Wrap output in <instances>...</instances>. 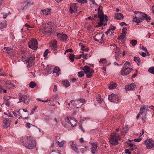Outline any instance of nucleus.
<instances>
[{"label": "nucleus", "mask_w": 154, "mask_h": 154, "mask_svg": "<svg viewBox=\"0 0 154 154\" xmlns=\"http://www.w3.org/2000/svg\"><path fill=\"white\" fill-rule=\"evenodd\" d=\"M134 60L137 63L138 66L140 65V59L139 57H135Z\"/></svg>", "instance_id": "nucleus-35"}, {"label": "nucleus", "mask_w": 154, "mask_h": 154, "mask_svg": "<svg viewBox=\"0 0 154 154\" xmlns=\"http://www.w3.org/2000/svg\"><path fill=\"white\" fill-rule=\"evenodd\" d=\"M120 54V53L119 52V51L115 52V59L116 60H118V59L119 58Z\"/></svg>", "instance_id": "nucleus-39"}, {"label": "nucleus", "mask_w": 154, "mask_h": 154, "mask_svg": "<svg viewBox=\"0 0 154 154\" xmlns=\"http://www.w3.org/2000/svg\"><path fill=\"white\" fill-rule=\"evenodd\" d=\"M48 53V49L46 50L44 53V57H46L47 56Z\"/></svg>", "instance_id": "nucleus-54"}, {"label": "nucleus", "mask_w": 154, "mask_h": 154, "mask_svg": "<svg viewBox=\"0 0 154 154\" xmlns=\"http://www.w3.org/2000/svg\"><path fill=\"white\" fill-rule=\"evenodd\" d=\"M54 88L53 89V91L54 92H55L57 90V86L55 85H54Z\"/></svg>", "instance_id": "nucleus-63"}, {"label": "nucleus", "mask_w": 154, "mask_h": 154, "mask_svg": "<svg viewBox=\"0 0 154 154\" xmlns=\"http://www.w3.org/2000/svg\"><path fill=\"white\" fill-rule=\"evenodd\" d=\"M11 97L9 96H4V99L5 101V103L6 106L9 107L10 105V99Z\"/></svg>", "instance_id": "nucleus-21"}, {"label": "nucleus", "mask_w": 154, "mask_h": 154, "mask_svg": "<svg viewBox=\"0 0 154 154\" xmlns=\"http://www.w3.org/2000/svg\"><path fill=\"white\" fill-rule=\"evenodd\" d=\"M35 59V57L33 55L29 57H27L25 55H24L22 57V60L25 63H27V66L30 67L34 64Z\"/></svg>", "instance_id": "nucleus-2"}, {"label": "nucleus", "mask_w": 154, "mask_h": 154, "mask_svg": "<svg viewBox=\"0 0 154 154\" xmlns=\"http://www.w3.org/2000/svg\"><path fill=\"white\" fill-rule=\"evenodd\" d=\"M37 108V106H35V107H34V108H33V109L31 110L30 114V115L34 113L36 109Z\"/></svg>", "instance_id": "nucleus-57"}, {"label": "nucleus", "mask_w": 154, "mask_h": 154, "mask_svg": "<svg viewBox=\"0 0 154 154\" xmlns=\"http://www.w3.org/2000/svg\"><path fill=\"white\" fill-rule=\"evenodd\" d=\"M98 17L104 16L102 10H97Z\"/></svg>", "instance_id": "nucleus-46"}, {"label": "nucleus", "mask_w": 154, "mask_h": 154, "mask_svg": "<svg viewBox=\"0 0 154 154\" xmlns=\"http://www.w3.org/2000/svg\"><path fill=\"white\" fill-rule=\"evenodd\" d=\"M144 19L146 20L147 21L149 22L151 19V18L149 16L148 17L147 16V15H146V17H145V18H144Z\"/></svg>", "instance_id": "nucleus-60"}, {"label": "nucleus", "mask_w": 154, "mask_h": 154, "mask_svg": "<svg viewBox=\"0 0 154 154\" xmlns=\"http://www.w3.org/2000/svg\"><path fill=\"white\" fill-rule=\"evenodd\" d=\"M134 14L136 15V16L133 18L134 22L138 23L142 21L143 20L146 16V14L142 12L136 11Z\"/></svg>", "instance_id": "nucleus-3"}, {"label": "nucleus", "mask_w": 154, "mask_h": 154, "mask_svg": "<svg viewBox=\"0 0 154 154\" xmlns=\"http://www.w3.org/2000/svg\"><path fill=\"white\" fill-rule=\"evenodd\" d=\"M151 106H149L148 105H144L141 107L140 109V114L144 115L145 116L146 115L147 112L148 111V110L149 108H150ZM152 107V109L154 110V106H151Z\"/></svg>", "instance_id": "nucleus-9"}, {"label": "nucleus", "mask_w": 154, "mask_h": 154, "mask_svg": "<svg viewBox=\"0 0 154 154\" xmlns=\"http://www.w3.org/2000/svg\"><path fill=\"white\" fill-rule=\"evenodd\" d=\"M26 125L27 126V127H28L29 128H30L31 127V125H32V126H34V127H35L36 128H37V127L34 125H31V124L30 123H26Z\"/></svg>", "instance_id": "nucleus-56"}, {"label": "nucleus", "mask_w": 154, "mask_h": 154, "mask_svg": "<svg viewBox=\"0 0 154 154\" xmlns=\"http://www.w3.org/2000/svg\"><path fill=\"white\" fill-rule=\"evenodd\" d=\"M147 149H150L154 147V141L150 139H148L144 141Z\"/></svg>", "instance_id": "nucleus-11"}, {"label": "nucleus", "mask_w": 154, "mask_h": 154, "mask_svg": "<svg viewBox=\"0 0 154 154\" xmlns=\"http://www.w3.org/2000/svg\"><path fill=\"white\" fill-rule=\"evenodd\" d=\"M31 100V97L27 95H23L19 99L20 102H23L26 104H28Z\"/></svg>", "instance_id": "nucleus-13"}, {"label": "nucleus", "mask_w": 154, "mask_h": 154, "mask_svg": "<svg viewBox=\"0 0 154 154\" xmlns=\"http://www.w3.org/2000/svg\"><path fill=\"white\" fill-rule=\"evenodd\" d=\"M57 45L55 42H54V47H53V48H52V49H54L55 50H57Z\"/></svg>", "instance_id": "nucleus-61"}, {"label": "nucleus", "mask_w": 154, "mask_h": 154, "mask_svg": "<svg viewBox=\"0 0 154 154\" xmlns=\"http://www.w3.org/2000/svg\"><path fill=\"white\" fill-rule=\"evenodd\" d=\"M72 51H73L71 49H67L66 51L65 52L64 54H66L67 52H70V53L72 52Z\"/></svg>", "instance_id": "nucleus-58"}, {"label": "nucleus", "mask_w": 154, "mask_h": 154, "mask_svg": "<svg viewBox=\"0 0 154 154\" xmlns=\"http://www.w3.org/2000/svg\"><path fill=\"white\" fill-rule=\"evenodd\" d=\"M71 146L72 149L75 152H79L78 149L77 148L76 145L73 143L71 144Z\"/></svg>", "instance_id": "nucleus-30"}, {"label": "nucleus", "mask_w": 154, "mask_h": 154, "mask_svg": "<svg viewBox=\"0 0 154 154\" xmlns=\"http://www.w3.org/2000/svg\"><path fill=\"white\" fill-rule=\"evenodd\" d=\"M104 16L99 17V18H100V21L98 23V26L99 27H101L103 26H104L106 25L105 24H103V20L104 19Z\"/></svg>", "instance_id": "nucleus-26"}, {"label": "nucleus", "mask_w": 154, "mask_h": 154, "mask_svg": "<svg viewBox=\"0 0 154 154\" xmlns=\"http://www.w3.org/2000/svg\"><path fill=\"white\" fill-rule=\"evenodd\" d=\"M76 1L82 4L87 3V0H76Z\"/></svg>", "instance_id": "nucleus-51"}, {"label": "nucleus", "mask_w": 154, "mask_h": 154, "mask_svg": "<svg viewBox=\"0 0 154 154\" xmlns=\"http://www.w3.org/2000/svg\"><path fill=\"white\" fill-rule=\"evenodd\" d=\"M62 82L63 85L66 87H67L70 85L69 83L67 80H64Z\"/></svg>", "instance_id": "nucleus-38"}, {"label": "nucleus", "mask_w": 154, "mask_h": 154, "mask_svg": "<svg viewBox=\"0 0 154 154\" xmlns=\"http://www.w3.org/2000/svg\"><path fill=\"white\" fill-rule=\"evenodd\" d=\"M7 24V22L6 21H0V29H2L5 27Z\"/></svg>", "instance_id": "nucleus-25"}, {"label": "nucleus", "mask_w": 154, "mask_h": 154, "mask_svg": "<svg viewBox=\"0 0 154 154\" xmlns=\"http://www.w3.org/2000/svg\"><path fill=\"white\" fill-rule=\"evenodd\" d=\"M148 71L150 73L154 74V67H151L149 68Z\"/></svg>", "instance_id": "nucleus-44"}, {"label": "nucleus", "mask_w": 154, "mask_h": 154, "mask_svg": "<svg viewBox=\"0 0 154 154\" xmlns=\"http://www.w3.org/2000/svg\"><path fill=\"white\" fill-rule=\"evenodd\" d=\"M130 65V63L128 61H126L124 64V67H128V66H129Z\"/></svg>", "instance_id": "nucleus-55"}, {"label": "nucleus", "mask_w": 154, "mask_h": 154, "mask_svg": "<svg viewBox=\"0 0 154 154\" xmlns=\"http://www.w3.org/2000/svg\"><path fill=\"white\" fill-rule=\"evenodd\" d=\"M3 122L5 124L3 125L5 127L7 128L10 126L11 121L9 119L5 118L3 120Z\"/></svg>", "instance_id": "nucleus-23"}, {"label": "nucleus", "mask_w": 154, "mask_h": 154, "mask_svg": "<svg viewBox=\"0 0 154 154\" xmlns=\"http://www.w3.org/2000/svg\"><path fill=\"white\" fill-rule=\"evenodd\" d=\"M29 47L33 50L38 48V41L36 39L32 38L28 42Z\"/></svg>", "instance_id": "nucleus-7"}, {"label": "nucleus", "mask_w": 154, "mask_h": 154, "mask_svg": "<svg viewBox=\"0 0 154 154\" xmlns=\"http://www.w3.org/2000/svg\"><path fill=\"white\" fill-rule=\"evenodd\" d=\"M128 129V125L126 126L125 128H123L121 131V134H126Z\"/></svg>", "instance_id": "nucleus-31"}, {"label": "nucleus", "mask_w": 154, "mask_h": 154, "mask_svg": "<svg viewBox=\"0 0 154 154\" xmlns=\"http://www.w3.org/2000/svg\"><path fill=\"white\" fill-rule=\"evenodd\" d=\"M54 101V100H48L47 101H48V104L49 105H50V106L51 105V102H52Z\"/></svg>", "instance_id": "nucleus-64"}, {"label": "nucleus", "mask_w": 154, "mask_h": 154, "mask_svg": "<svg viewBox=\"0 0 154 154\" xmlns=\"http://www.w3.org/2000/svg\"><path fill=\"white\" fill-rule=\"evenodd\" d=\"M33 4V2L30 0H26L21 2L20 5V6L21 10L23 11L27 9L29 6Z\"/></svg>", "instance_id": "nucleus-6"}, {"label": "nucleus", "mask_w": 154, "mask_h": 154, "mask_svg": "<svg viewBox=\"0 0 154 154\" xmlns=\"http://www.w3.org/2000/svg\"><path fill=\"white\" fill-rule=\"evenodd\" d=\"M49 154H61L58 151H56L54 150L52 151Z\"/></svg>", "instance_id": "nucleus-52"}, {"label": "nucleus", "mask_w": 154, "mask_h": 154, "mask_svg": "<svg viewBox=\"0 0 154 154\" xmlns=\"http://www.w3.org/2000/svg\"><path fill=\"white\" fill-rule=\"evenodd\" d=\"M39 30L44 34L50 35L52 33V29L51 26H45L43 29H40Z\"/></svg>", "instance_id": "nucleus-10"}, {"label": "nucleus", "mask_w": 154, "mask_h": 154, "mask_svg": "<svg viewBox=\"0 0 154 154\" xmlns=\"http://www.w3.org/2000/svg\"><path fill=\"white\" fill-rule=\"evenodd\" d=\"M78 100L79 101L80 104H81L82 105L85 103V100L84 99H79Z\"/></svg>", "instance_id": "nucleus-43"}, {"label": "nucleus", "mask_w": 154, "mask_h": 154, "mask_svg": "<svg viewBox=\"0 0 154 154\" xmlns=\"http://www.w3.org/2000/svg\"><path fill=\"white\" fill-rule=\"evenodd\" d=\"M141 140V138H138L137 139H135L133 140L135 142H140Z\"/></svg>", "instance_id": "nucleus-59"}, {"label": "nucleus", "mask_w": 154, "mask_h": 154, "mask_svg": "<svg viewBox=\"0 0 154 154\" xmlns=\"http://www.w3.org/2000/svg\"><path fill=\"white\" fill-rule=\"evenodd\" d=\"M103 34L102 33H97L94 37V39L100 43L102 42L103 41Z\"/></svg>", "instance_id": "nucleus-14"}, {"label": "nucleus", "mask_w": 154, "mask_h": 154, "mask_svg": "<svg viewBox=\"0 0 154 154\" xmlns=\"http://www.w3.org/2000/svg\"><path fill=\"white\" fill-rule=\"evenodd\" d=\"M97 101L99 103H102L103 102V99L101 98L100 95H98V96L96 97Z\"/></svg>", "instance_id": "nucleus-32"}, {"label": "nucleus", "mask_w": 154, "mask_h": 154, "mask_svg": "<svg viewBox=\"0 0 154 154\" xmlns=\"http://www.w3.org/2000/svg\"><path fill=\"white\" fill-rule=\"evenodd\" d=\"M125 153L128 154H131V152L128 149H126L125 150Z\"/></svg>", "instance_id": "nucleus-62"}, {"label": "nucleus", "mask_w": 154, "mask_h": 154, "mask_svg": "<svg viewBox=\"0 0 154 154\" xmlns=\"http://www.w3.org/2000/svg\"><path fill=\"white\" fill-rule=\"evenodd\" d=\"M126 35L122 34L120 35L118 37V39L120 40L123 39Z\"/></svg>", "instance_id": "nucleus-53"}, {"label": "nucleus", "mask_w": 154, "mask_h": 154, "mask_svg": "<svg viewBox=\"0 0 154 154\" xmlns=\"http://www.w3.org/2000/svg\"><path fill=\"white\" fill-rule=\"evenodd\" d=\"M76 5L75 3H73L70 5L69 8V11L71 14L77 12V9Z\"/></svg>", "instance_id": "nucleus-15"}, {"label": "nucleus", "mask_w": 154, "mask_h": 154, "mask_svg": "<svg viewBox=\"0 0 154 154\" xmlns=\"http://www.w3.org/2000/svg\"><path fill=\"white\" fill-rule=\"evenodd\" d=\"M114 17L116 20H120L122 19L123 18V16L121 13H117L115 14Z\"/></svg>", "instance_id": "nucleus-27"}, {"label": "nucleus", "mask_w": 154, "mask_h": 154, "mask_svg": "<svg viewBox=\"0 0 154 154\" xmlns=\"http://www.w3.org/2000/svg\"><path fill=\"white\" fill-rule=\"evenodd\" d=\"M50 9H46L44 10H42V12L43 13V14L45 15H48L51 13Z\"/></svg>", "instance_id": "nucleus-29"}, {"label": "nucleus", "mask_w": 154, "mask_h": 154, "mask_svg": "<svg viewBox=\"0 0 154 154\" xmlns=\"http://www.w3.org/2000/svg\"><path fill=\"white\" fill-rule=\"evenodd\" d=\"M117 97L116 94H112L108 96V99L111 102L116 103V101Z\"/></svg>", "instance_id": "nucleus-22"}, {"label": "nucleus", "mask_w": 154, "mask_h": 154, "mask_svg": "<svg viewBox=\"0 0 154 154\" xmlns=\"http://www.w3.org/2000/svg\"><path fill=\"white\" fill-rule=\"evenodd\" d=\"M92 147L91 149V151L92 153L94 154L96 152L97 149V144L94 143H91Z\"/></svg>", "instance_id": "nucleus-24"}, {"label": "nucleus", "mask_w": 154, "mask_h": 154, "mask_svg": "<svg viewBox=\"0 0 154 154\" xmlns=\"http://www.w3.org/2000/svg\"><path fill=\"white\" fill-rule=\"evenodd\" d=\"M64 120L66 122L71 125L72 127H74L76 125L77 120L74 118L67 117L65 118Z\"/></svg>", "instance_id": "nucleus-8"}, {"label": "nucleus", "mask_w": 154, "mask_h": 154, "mask_svg": "<svg viewBox=\"0 0 154 154\" xmlns=\"http://www.w3.org/2000/svg\"><path fill=\"white\" fill-rule=\"evenodd\" d=\"M130 43L133 46H134L137 44V41L136 40H132L130 41Z\"/></svg>", "instance_id": "nucleus-40"}, {"label": "nucleus", "mask_w": 154, "mask_h": 154, "mask_svg": "<svg viewBox=\"0 0 154 154\" xmlns=\"http://www.w3.org/2000/svg\"><path fill=\"white\" fill-rule=\"evenodd\" d=\"M82 69L84 71L85 74H87L89 72H94V70L89 66H86L84 67H81Z\"/></svg>", "instance_id": "nucleus-19"}, {"label": "nucleus", "mask_w": 154, "mask_h": 154, "mask_svg": "<svg viewBox=\"0 0 154 154\" xmlns=\"http://www.w3.org/2000/svg\"><path fill=\"white\" fill-rule=\"evenodd\" d=\"M22 115L23 116H20V117H22L23 119H26L27 118V116H28V114L27 113H25V114H22Z\"/></svg>", "instance_id": "nucleus-50"}, {"label": "nucleus", "mask_w": 154, "mask_h": 154, "mask_svg": "<svg viewBox=\"0 0 154 154\" xmlns=\"http://www.w3.org/2000/svg\"><path fill=\"white\" fill-rule=\"evenodd\" d=\"M116 28V27L115 26H112L110 27L108 31L106 32L105 33L107 35H108L110 34V32L111 30L113 31Z\"/></svg>", "instance_id": "nucleus-36"}, {"label": "nucleus", "mask_w": 154, "mask_h": 154, "mask_svg": "<svg viewBox=\"0 0 154 154\" xmlns=\"http://www.w3.org/2000/svg\"><path fill=\"white\" fill-rule=\"evenodd\" d=\"M36 85V83L33 81L30 82L29 84V87L30 88H33Z\"/></svg>", "instance_id": "nucleus-34"}, {"label": "nucleus", "mask_w": 154, "mask_h": 154, "mask_svg": "<svg viewBox=\"0 0 154 154\" xmlns=\"http://www.w3.org/2000/svg\"><path fill=\"white\" fill-rule=\"evenodd\" d=\"M137 88L136 85L134 83H132L129 85H126L125 89L126 91L129 90H134L135 88Z\"/></svg>", "instance_id": "nucleus-18"}, {"label": "nucleus", "mask_w": 154, "mask_h": 154, "mask_svg": "<svg viewBox=\"0 0 154 154\" xmlns=\"http://www.w3.org/2000/svg\"><path fill=\"white\" fill-rule=\"evenodd\" d=\"M110 143L114 145H117L118 144V141L121 139L119 135L115 133L111 134L110 135Z\"/></svg>", "instance_id": "nucleus-4"}, {"label": "nucleus", "mask_w": 154, "mask_h": 154, "mask_svg": "<svg viewBox=\"0 0 154 154\" xmlns=\"http://www.w3.org/2000/svg\"><path fill=\"white\" fill-rule=\"evenodd\" d=\"M80 45L81 46V50L83 51H88V48L85 46L83 45L81 43H80Z\"/></svg>", "instance_id": "nucleus-33"}, {"label": "nucleus", "mask_w": 154, "mask_h": 154, "mask_svg": "<svg viewBox=\"0 0 154 154\" xmlns=\"http://www.w3.org/2000/svg\"><path fill=\"white\" fill-rule=\"evenodd\" d=\"M70 103L73 106L77 108H80L82 106V104H80L79 101L78 100L76 101L72 100L70 101Z\"/></svg>", "instance_id": "nucleus-17"}, {"label": "nucleus", "mask_w": 154, "mask_h": 154, "mask_svg": "<svg viewBox=\"0 0 154 154\" xmlns=\"http://www.w3.org/2000/svg\"><path fill=\"white\" fill-rule=\"evenodd\" d=\"M57 36L58 38L61 41H66L67 38V36L66 34L60 33H57Z\"/></svg>", "instance_id": "nucleus-16"}, {"label": "nucleus", "mask_w": 154, "mask_h": 154, "mask_svg": "<svg viewBox=\"0 0 154 154\" xmlns=\"http://www.w3.org/2000/svg\"><path fill=\"white\" fill-rule=\"evenodd\" d=\"M84 72L82 71H80V72H78V73L79 74V77H82L84 75Z\"/></svg>", "instance_id": "nucleus-47"}, {"label": "nucleus", "mask_w": 154, "mask_h": 154, "mask_svg": "<svg viewBox=\"0 0 154 154\" xmlns=\"http://www.w3.org/2000/svg\"><path fill=\"white\" fill-rule=\"evenodd\" d=\"M13 113L15 117L19 118L20 117V116H23V115H22V113L25 114V113L23 111L22 109H20L19 110L16 112L13 111Z\"/></svg>", "instance_id": "nucleus-20"}, {"label": "nucleus", "mask_w": 154, "mask_h": 154, "mask_svg": "<svg viewBox=\"0 0 154 154\" xmlns=\"http://www.w3.org/2000/svg\"><path fill=\"white\" fill-rule=\"evenodd\" d=\"M132 70V69L131 68L124 67L121 70V74L123 76L127 75L129 74Z\"/></svg>", "instance_id": "nucleus-12"}, {"label": "nucleus", "mask_w": 154, "mask_h": 154, "mask_svg": "<svg viewBox=\"0 0 154 154\" xmlns=\"http://www.w3.org/2000/svg\"><path fill=\"white\" fill-rule=\"evenodd\" d=\"M23 144L29 149H32L35 147V141L31 136L27 137L26 140L23 142Z\"/></svg>", "instance_id": "nucleus-1"}, {"label": "nucleus", "mask_w": 154, "mask_h": 154, "mask_svg": "<svg viewBox=\"0 0 154 154\" xmlns=\"http://www.w3.org/2000/svg\"><path fill=\"white\" fill-rule=\"evenodd\" d=\"M33 4V2L30 0H26L21 2L20 5V6L21 10L23 11L27 9L29 6Z\"/></svg>", "instance_id": "nucleus-5"}, {"label": "nucleus", "mask_w": 154, "mask_h": 154, "mask_svg": "<svg viewBox=\"0 0 154 154\" xmlns=\"http://www.w3.org/2000/svg\"><path fill=\"white\" fill-rule=\"evenodd\" d=\"M127 28L125 27H124L122 29V34L126 35L127 31Z\"/></svg>", "instance_id": "nucleus-49"}, {"label": "nucleus", "mask_w": 154, "mask_h": 154, "mask_svg": "<svg viewBox=\"0 0 154 154\" xmlns=\"http://www.w3.org/2000/svg\"><path fill=\"white\" fill-rule=\"evenodd\" d=\"M56 143H57V144L60 147H62L63 146L64 144V141H61L60 142L59 141H58L56 140Z\"/></svg>", "instance_id": "nucleus-42"}, {"label": "nucleus", "mask_w": 154, "mask_h": 154, "mask_svg": "<svg viewBox=\"0 0 154 154\" xmlns=\"http://www.w3.org/2000/svg\"><path fill=\"white\" fill-rule=\"evenodd\" d=\"M117 86V85L116 83L111 82L109 85V88L110 89H113L115 88Z\"/></svg>", "instance_id": "nucleus-28"}, {"label": "nucleus", "mask_w": 154, "mask_h": 154, "mask_svg": "<svg viewBox=\"0 0 154 154\" xmlns=\"http://www.w3.org/2000/svg\"><path fill=\"white\" fill-rule=\"evenodd\" d=\"M60 69L59 67H56L54 69L53 73H57L58 72L60 71Z\"/></svg>", "instance_id": "nucleus-41"}, {"label": "nucleus", "mask_w": 154, "mask_h": 154, "mask_svg": "<svg viewBox=\"0 0 154 154\" xmlns=\"http://www.w3.org/2000/svg\"><path fill=\"white\" fill-rule=\"evenodd\" d=\"M94 72H89L88 73H87V74H86L87 77L88 78L91 77L92 76V73Z\"/></svg>", "instance_id": "nucleus-48"}, {"label": "nucleus", "mask_w": 154, "mask_h": 154, "mask_svg": "<svg viewBox=\"0 0 154 154\" xmlns=\"http://www.w3.org/2000/svg\"><path fill=\"white\" fill-rule=\"evenodd\" d=\"M69 58L71 61L73 62L75 58V55L73 54H69Z\"/></svg>", "instance_id": "nucleus-45"}, {"label": "nucleus", "mask_w": 154, "mask_h": 154, "mask_svg": "<svg viewBox=\"0 0 154 154\" xmlns=\"http://www.w3.org/2000/svg\"><path fill=\"white\" fill-rule=\"evenodd\" d=\"M4 49L6 51V52L8 54H10V52L12 51V49L9 47H5L4 48Z\"/></svg>", "instance_id": "nucleus-37"}]
</instances>
